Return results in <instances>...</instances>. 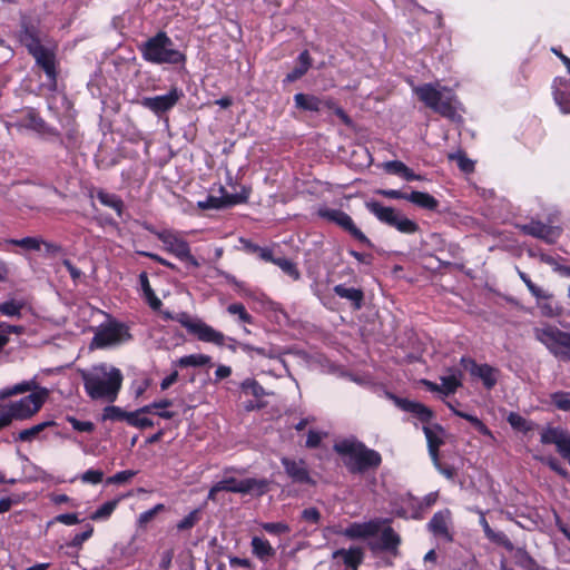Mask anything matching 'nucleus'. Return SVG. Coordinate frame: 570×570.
Listing matches in <instances>:
<instances>
[{
  "instance_id": "obj_39",
  "label": "nucleus",
  "mask_w": 570,
  "mask_h": 570,
  "mask_svg": "<svg viewBox=\"0 0 570 570\" xmlns=\"http://www.w3.org/2000/svg\"><path fill=\"white\" fill-rule=\"evenodd\" d=\"M56 425L55 421H46L39 424H36L29 429H24L18 433L16 436L17 441L20 442H31L33 441L42 431H45L48 426Z\"/></svg>"
},
{
  "instance_id": "obj_13",
  "label": "nucleus",
  "mask_w": 570,
  "mask_h": 570,
  "mask_svg": "<svg viewBox=\"0 0 570 570\" xmlns=\"http://www.w3.org/2000/svg\"><path fill=\"white\" fill-rule=\"evenodd\" d=\"M157 237L164 244L166 252L173 254L178 259L188 263L195 268L199 267V263L191 254L190 246L187 240L167 230L158 233Z\"/></svg>"
},
{
  "instance_id": "obj_48",
  "label": "nucleus",
  "mask_w": 570,
  "mask_h": 570,
  "mask_svg": "<svg viewBox=\"0 0 570 570\" xmlns=\"http://www.w3.org/2000/svg\"><path fill=\"white\" fill-rule=\"evenodd\" d=\"M127 411L116 405H107L101 414V421L120 422L126 421Z\"/></svg>"
},
{
  "instance_id": "obj_43",
  "label": "nucleus",
  "mask_w": 570,
  "mask_h": 570,
  "mask_svg": "<svg viewBox=\"0 0 570 570\" xmlns=\"http://www.w3.org/2000/svg\"><path fill=\"white\" fill-rule=\"evenodd\" d=\"M24 307V303L22 301L9 299L3 303H0V314L8 317H21V311Z\"/></svg>"
},
{
  "instance_id": "obj_24",
  "label": "nucleus",
  "mask_w": 570,
  "mask_h": 570,
  "mask_svg": "<svg viewBox=\"0 0 570 570\" xmlns=\"http://www.w3.org/2000/svg\"><path fill=\"white\" fill-rule=\"evenodd\" d=\"M554 102L562 114H570V80L556 77L552 82Z\"/></svg>"
},
{
  "instance_id": "obj_21",
  "label": "nucleus",
  "mask_w": 570,
  "mask_h": 570,
  "mask_svg": "<svg viewBox=\"0 0 570 570\" xmlns=\"http://www.w3.org/2000/svg\"><path fill=\"white\" fill-rule=\"evenodd\" d=\"M451 523V511L449 509L435 512L428 523V529L438 538H442L448 542L453 541V534L449 529Z\"/></svg>"
},
{
  "instance_id": "obj_10",
  "label": "nucleus",
  "mask_w": 570,
  "mask_h": 570,
  "mask_svg": "<svg viewBox=\"0 0 570 570\" xmlns=\"http://www.w3.org/2000/svg\"><path fill=\"white\" fill-rule=\"evenodd\" d=\"M49 396L47 387H40L18 401L7 404L16 420L23 421L37 414Z\"/></svg>"
},
{
  "instance_id": "obj_49",
  "label": "nucleus",
  "mask_w": 570,
  "mask_h": 570,
  "mask_svg": "<svg viewBox=\"0 0 570 570\" xmlns=\"http://www.w3.org/2000/svg\"><path fill=\"white\" fill-rule=\"evenodd\" d=\"M200 518H202L200 510L194 509L176 524V528L178 531H188V530L193 529L200 521Z\"/></svg>"
},
{
  "instance_id": "obj_16",
  "label": "nucleus",
  "mask_w": 570,
  "mask_h": 570,
  "mask_svg": "<svg viewBox=\"0 0 570 570\" xmlns=\"http://www.w3.org/2000/svg\"><path fill=\"white\" fill-rule=\"evenodd\" d=\"M460 364L471 376L481 380L485 389L492 390L497 385L500 373L497 367L487 363L478 364L475 360L468 356L461 357Z\"/></svg>"
},
{
  "instance_id": "obj_7",
  "label": "nucleus",
  "mask_w": 570,
  "mask_h": 570,
  "mask_svg": "<svg viewBox=\"0 0 570 570\" xmlns=\"http://www.w3.org/2000/svg\"><path fill=\"white\" fill-rule=\"evenodd\" d=\"M268 483L265 479L247 478L237 480L234 476L225 478L222 481L215 483L207 495L210 501H217V493L225 491L232 493H250L256 491L258 494H263L267 491Z\"/></svg>"
},
{
  "instance_id": "obj_32",
  "label": "nucleus",
  "mask_w": 570,
  "mask_h": 570,
  "mask_svg": "<svg viewBox=\"0 0 570 570\" xmlns=\"http://www.w3.org/2000/svg\"><path fill=\"white\" fill-rule=\"evenodd\" d=\"M511 552H513L515 564L523 570H548L546 567L539 564L524 548H514Z\"/></svg>"
},
{
  "instance_id": "obj_58",
  "label": "nucleus",
  "mask_w": 570,
  "mask_h": 570,
  "mask_svg": "<svg viewBox=\"0 0 570 570\" xmlns=\"http://www.w3.org/2000/svg\"><path fill=\"white\" fill-rule=\"evenodd\" d=\"M229 340L233 341L234 343H236L237 347H239L243 352L248 354L250 357L253 356L254 353L261 357L269 356V354L265 347H257V346H254V345H252L249 343H245V342H236L234 338H229Z\"/></svg>"
},
{
  "instance_id": "obj_61",
  "label": "nucleus",
  "mask_w": 570,
  "mask_h": 570,
  "mask_svg": "<svg viewBox=\"0 0 570 570\" xmlns=\"http://www.w3.org/2000/svg\"><path fill=\"white\" fill-rule=\"evenodd\" d=\"M325 107L332 109L335 116H337L344 125L348 127L353 125L352 118L346 114V111L342 107L337 106L332 99H327L325 101Z\"/></svg>"
},
{
  "instance_id": "obj_9",
  "label": "nucleus",
  "mask_w": 570,
  "mask_h": 570,
  "mask_svg": "<svg viewBox=\"0 0 570 570\" xmlns=\"http://www.w3.org/2000/svg\"><path fill=\"white\" fill-rule=\"evenodd\" d=\"M317 215L321 218L334 223L335 225L341 227L344 232L350 234L351 237H353L360 244L368 248L374 247L372 240L355 225L352 217L344 210L324 207L318 209Z\"/></svg>"
},
{
  "instance_id": "obj_28",
  "label": "nucleus",
  "mask_w": 570,
  "mask_h": 570,
  "mask_svg": "<svg viewBox=\"0 0 570 570\" xmlns=\"http://www.w3.org/2000/svg\"><path fill=\"white\" fill-rule=\"evenodd\" d=\"M298 65L289 71L286 77L284 78L285 83H292L296 80L301 79L303 76L307 73L309 68L312 67V57L308 52V50H303L298 55Z\"/></svg>"
},
{
  "instance_id": "obj_50",
  "label": "nucleus",
  "mask_w": 570,
  "mask_h": 570,
  "mask_svg": "<svg viewBox=\"0 0 570 570\" xmlns=\"http://www.w3.org/2000/svg\"><path fill=\"white\" fill-rule=\"evenodd\" d=\"M438 501V493L431 492L426 494L420 502H417V509L413 513L414 519H422L423 513H425L432 505Z\"/></svg>"
},
{
  "instance_id": "obj_31",
  "label": "nucleus",
  "mask_w": 570,
  "mask_h": 570,
  "mask_svg": "<svg viewBox=\"0 0 570 570\" xmlns=\"http://www.w3.org/2000/svg\"><path fill=\"white\" fill-rule=\"evenodd\" d=\"M325 101L314 95L303 92L294 95L295 107L304 111L317 112L322 107H325Z\"/></svg>"
},
{
  "instance_id": "obj_23",
  "label": "nucleus",
  "mask_w": 570,
  "mask_h": 570,
  "mask_svg": "<svg viewBox=\"0 0 570 570\" xmlns=\"http://www.w3.org/2000/svg\"><path fill=\"white\" fill-rule=\"evenodd\" d=\"M380 531V523L375 520L367 522H353L346 527L341 533L351 539H367L374 537Z\"/></svg>"
},
{
  "instance_id": "obj_1",
  "label": "nucleus",
  "mask_w": 570,
  "mask_h": 570,
  "mask_svg": "<svg viewBox=\"0 0 570 570\" xmlns=\"http://www.w3.org/2000/svg\"><path fill=\"white\" fill-rule=\"evenodd\" d=\"M86 394L91 400L114 403L122 387L124 375L112 365L100 363L80 372Z\"/></svg>"
},
{
  "instance_id": "obj_22",
  "label": "nucleus",
  "mask_w": 570,
  "mask_h": 570,
  "mask_svg": "<svg viewBox=\"0 0 570 570\" xmlns=\"http://www.w3.org/2000/svg\"><path fill=\"white\" fill-rule=\"evenodd\" d=\"M473 511L479 514V517H480L479 523L482 527L484 535L489 541L495 543L497 546L504 548L507 551H512L514 549V544L512 543V541L508 538V535L504 532H502V531L497 532L490 527V524L485 518L484 511H482L479 508L473 509Z\"/></svg>"
},
{
  "instance_id": "obj_18",
  "label": "nucleus",
  "mask_w": 570,
  "mask_h": 570,
  "mask_svg": "<svg viewBox=\"0 0 570 570\" xmlns=\"http://www.w3.org/2000/svg\"><path fill=\"white\" fill-rule=\"evenodd\" d=\"M29 55L33 57L37 66L43 70L48 81L55 88L58 80V63L55 51L45 46H39V48L30 49Z\"/></svg>"
},
{
  "instance_id": "obj_45",
  "label": "nucleus",
  "mask_w": 570,
  "mask_h": 570,
  "mask_svg": "<svg viewBox=\"0 0 570 570\" xmlns=\"http://www.w3.org/2000/svg\"><path fill=\"white\" fill-rule=\"evenodd\" d=\"M141 413L138 410L127 412L126 422L134 428L144 430L154 426V421L147 416H140Z\"/></svg>"
},
{
  "instance_id": "obj_29",
  "label": "nucleus",
  "mask_w": 570,
  "mask_h": 570,
  "mask_svg": "<svg viewBox=\"0 0 570 570\" xmlns=\"http://www.w3.org/2000/svg\"><path fill=\"white\" fill-rule=\"evenodd\" d=\"M406 200L417 206L419 208L430 212L438 210L440 205L439 200L434 196H432L429 193L419 190H413L409 193V197H406Z\"/></svg>"
},
{
  "instance_id": "obj_59",
  "label": "nucleus",
  "mask_w": 570,
  "mask_h": 570,
  "mask_svg": "<svg viewBox=\"0 0 570 570\" xmlns=\"http://www.w3.org/2000/svg\"><path fill=\"white\" fill-rule=\"evenodd\" d=\"M262 528L273 535L286 534L291 531L289 525L284 522H266L262 524Z\"/></svg>"
},
{
  "instance_id": "obj_41",
  "label": "nucleus",
  "mask_w": 570,
  "mask_h": 570,
  "mask_svg": "<svg viewBox=\"0 0 570 570\" xmlns=\"http://www.w3.org/2000/svg\"><path fill=\"white\" fill-rule=\"evenodd\" d=\"M8 244L21 247L28 252H39L42 248L43 238L41 237H23V238H11L7 240Z\"/></svg>"
},
{
  "instance_id": "obj_64",
  "label": "nucleus",
  "mask_w": 570,
  "mask_h": 570,
  "mask_svg": "<svg viewBox=\"0 0 570 570\" xmlns=\"http://www.w3.org/2000/svg\"><path fill=\"white\" fill-rule=\"evenodd\" d=\"M102 479H104V472L101 470H94V469L87 470L80 476V480L83 483H89V484H98L102 481Z\"/></svg>"
},
{
  "instance_id": "obj_52",
  "label": "nucleus",
  "mask_w": 570,
  "mask_h": 570,
  "mask_svg": "<svg viewBox=\"0 0 570 570\" xmlns=\"http://www.w3.org/2000/svg\"><path fill=\"white\" fill-rule=\"evenodd\" d=\"M240 389L245 394H250L256 399H259L265 394L263 386L254 379H246L240 384Z\"/></svg>"
},
{
  "instance_id": "obj_30",
  "label": "nucleus",
  "mask_w": 570,
  "mask_h": 570,
  "mask_svg": "<svg viewBox=\"0 0 570 570\" xmlns=\"http://www.w3.org/2000/svg\"><path fill=\"white\" fill-rule=\"evenodd\" d=\"M333 291L338 297L350 301L354 309L362 307L364 293L361 288L346 287L344 284H338L334 286Z\"/></svg>"
},
{
  "instance_id": "obj_3",
  "label": "nucleus",
  "mask_w": 570,
  "mask_h": 570,
  "mask_svg": "<svg viewBox=\"0 0 570 570\" xmlns=\"http://www.w3.org/2000/svg\"><path fill=\"white\" fill-rule=\"evenodd\" d=\"M392 400L400 410L413 414L424 424L423 432L426 438L429 454L434 462H439L440 448L444 444L442 435L445 433V430L439 423L432 426L428 425L434 417V412L423 403L405 397L392 395Z\"/></svg>"
},
{
  "instance_id": "obj_38",
  "label": "nucleus",
  "mask_w": 570,
  "mask_h": 570,
  "mask_svg": "<svg viewBox=\"0 0 570 570\" xmlns=\"http://www.w3.org/2000/svg\"><path fill=\"white\" fill-rule=\"evenodd\" d=\"M38 389H40L37 385V382L35 380L31 381H23L21 383H18L13 386L6 387L0 391V399L10 397L17 394L26 393V392H35Z\"/></svg>"
},
{
  "instance_id": "obj_63",
  "label": "nucleus",
  "mask_w": 570,
  "mask_h": 570,
  "mask_svg": "<svg viewBox=\"0 0 570 570\" xmlns=\"http://www.w3.org/2000/svg\"><path fill=\"white\" fill-rule=\"evenodd\" d=\"M136 475V471L124 470L115 473L107 479L108 484H122L130 481Z\"/></svg>"
},
{
  "instance_id": "obj_35",
  "label": "nucleus",
  "mask_w": 570,
  "mask_h": 570,
  "mask_svg": "<svg viewBox=\"0 0 570 570\" xmlns=\"http://www.w3.org/2000/svg\"><path fill=\"white\" fill-rule=\"evenodd\" d=\"M448 406L450 407V410L453 412L454 415L470 422L480 434H482L484 436H490L493 439L492 431L478 416H475L473 414H469V413L460 411V410H456L450 403H448Z\"/></svg>"
},
{
  "instance_id": "obj_11",
  "label": "nucleus",
  "mask_w": 570,
  "mask_h": 570,
  "mask_svg": "<svg viewBox=\"0 0 570 570\" xmlns=\"http://www.w3.org/2000/svg\"><path fill=\"white\" fill-rule=\"evenodd\" d=\"M130 338L129 327L125 323L114 320L99 326L92 337L91 347L105 348Z\"/></svg>"
},
{
  "instance_id": "obj_12",
  "label": "nucleus",
  "mask_w": 570,
  "mask_h": 570,
  "mask_svg": "<svg viewBox=\"0 0 570 570\" xmlns=\"http://www.w3.org/2000/svg\"><path fill=\"white\" fill-rule=\"evenodd\" d=\"M540 342L557 357L570 361V333L558 327H547L538 336Z\"/></svg>"
},
{
  "instance_id": "obj_62",
  "label": "nucleus",
  "mask_w": 570,
  "mask_h": 570,
  "mask_svg": "<svg viewBox=\"0 0 570 570\" xmlns=\"http://www.w3.org/2000/svg\"><path fill=\"white\" fill-rule=\"evenodd\" d=\"M67 421L71 424L72 429L78 432L91 433L95 430V424L90 421H80L75 416H67Z\"/></svg>"
},
{
  "instance_id": "obj_46",
  "label": "nucleus",
  "mask_w": 570,
  "mask_h": 570,
  "mask_svg": "<svg viewBox=\"0 0 570 570\" xmlns=\"http://www.w3.org/2000/svg\"><path fill=\"white\" fill-rule=\"evenodd\" d=\"M274 264L278 266L293 281H298L301 278V272L293 261L286 257H276Z\"/></svg>"
},
{
  "instance_id": "obj_57",
  "label": "nucleus",
  "mask_w": 570,
  "mask_h": 570,
  "mask_svg": "<svg viewBox=\"0 0 570 570\" xmlns=\"http://www.w3.org/2000/svg\"><path fill=\"white\" fill-rule=\"evenodd\" d=\"M165 510V505L163 503L156 504L154 508L144 511L139 514L137 523L138 527H146L159 512Z\"/></svg>"
},
{
  "instance_id": "obj_55",
  "label": "nucleus",
  "mask_w": 570,
  "mask_h": 570,
  "mask_svg": "<svg viewBox=\"0 0 570 570\" xmlns=\"http://www.w3.org/2000/svg\"><path fill=\"white\" fill-rule=\"evenodd\" d=\"M543 464H546L551 471L556 472L559 476L563 479H569L570 474L566 468L561 465L558 459L554 456H547L539 459Z\"/></svg>"
},
{
  "instance_id": "obj_8",
  "label": "nucleus",
  "mask_w": 570,
  "mask_h": 570,
  "mask_svg": "<svg viewBox=\"0 0 570 570\" xmlns=\"http://www.w3.org/2000/svg\"><path fill=\"white\" fill-rule=\"evenodd\" d=\"M175 321L200 342L213 343L218 346H223L225 343V335L222 332L200 320H193L186 312L177 314Z\"/></svg>"
},
{
  "instance_id": "obj_20",
  "label": "nucleus",
  "mask_w": 570,
  "mask_h": 570,
  "mask_svg": "<svg viewBox=\"0 0 570 570\" xmlns=\"http://www.w3.org/2000/svg\"><path fill=\"white\" fill-rule=\"evenodd\" d=\"M520 229L523 234L542 239L548 244H554L561 234L558 227L549 226L534 219L528 224L521 225Z\"/></svg>"
},
{
  "instance_id": "obj_25",
  "label": "nucleus",
  "mask_w": 570,
  "mask_h": 570,
  "mask_svg": "<svg viewBox=\"0 0 570 570\" xmlns=\"http://www.w3.org/2000/svg\"><path fill=\"white\" fill-rule=\"evenodd\" d=\"M365 552L362 547L337 549L332 553V559H341L348 570H358L364 561Z\"/></svg>"
},
{
  "instance_id": "obj_47",
  "label": "nucleus",
  "mask_w": 570,
  "mask_h": 570,
  "mask_svg": "<svg viewBox=\"0 0 570 570\" xmlns=\"http://www.w3.org/2000/svg\"><path fill=\"white\" fill-rule=\"evenodd\" d=\"M449 159L455 160L460 170L465 174H470V173L474 171V161L471 160L466 156V153L463 150H459L456 153L450 154Z\"/></svg>"
},
{
  "instance_id": "obj_4",
  "label": "nucleus",
  "mask_w": 570,
  "mask_h": 570,
  "mask_svg": "<svg viewBox=\"0 0 570 570\" xmlns=\"http://www.w3.org/2000/svg\"><path fill=\"white\" fill-rule=\"evenodd\" d=\"M145 61L154 65H181L186 55L174 48L173 40L165 31H158L139 47Z\"/></svg>"
},
{
  "instance_id": "obj_5",
  "label": "nucleus",
  "mask_w": 570,
  "mask_h": 570,
  "mask_svg": "<svg viewBox=\"0 0 570 570\" xmlns=\"http://www.w3.org/2000/svg\"><path fill=\"white\" fill-rule=\"evenodd\" d=\"M448 91L451 92L450 90ZM414 92L425 107L439 114L441 117L454 120L458 116L455 107L456 97L454 94L443 96L432 83L421 85L414 89Z\"/></svg>"
},
{
  "instance_id": "obj_15",
  "label": "nucleus",
  "mask_w": 570,
  "mask_h": 570,
  "mask_svg": "<svg viewBox=\"0 0 570 570\" xmlns=\"http://www.w3.org/2000/svg\"><path fill=\"white\" fill-rule=\"evenodd\" d=\"M281 463L284 468L286 475L291 479L292 483L298 485L315 487L316 481L311 475L307 462L304 459H292L283 456Z\"/></svg>"
},
{
  "instance_id": "obj_37",
  "label": "nucleus",
  "mask_w": 570,
  "mask_h": 570,
  "mask_svg": "<svg viewBox=\"0 0 570 570\" xmlns=\"http://www.w3.org/2000/svg\"><path fill=\"white\" fill-rule=\"evenodd\" d=\"M97 198L104 206L112 208L119 217L122 216L125 204L118 195L99 190Z\"/></svg>"
},
{
  "instance_id": "obj_42",
  "label": "nucleus",
  "mask_w": 570,
  "mask_h": 570,
  "mask_svg": "<svg viewBox=\"0 0 570 570\" xmlns=\"http://www.w3.org/2000/svg\"><path fill=\"white\" fill-rule=\"evenodd\" d=\"M507 421L512 429L520 431L522 433H528L532 431L535 426V424L532 421L527 420L517 412H511L508 415Z\"/></svg>"
},
{
  "instance_id": "obj_44",
  "label": "nucleus",
  "mask_w": 570,
  "mask_h": 570,
  "mask_svg": "<svg viewBox=\"0 0 570 570\" xmlns=\"http://www.w3.org/2000/svg\"><path fill=\"white\" fill-rule=\"evenodd\" d=\"M119 500H110L101 504L96 511L90 514L92 521L107 520L114 513L118 505Z\"/></svg>"
},
{
  "instance_id": "obj_2",
  "label": "nucleus",
  "mask_w": 570,
  "mask_h": 570,
  "mask_svg": "<svg viewBox=\"0 0 570 570\" xmlns=\"http://www.w3.org/2000/svg\"><path fill=\"white\" fill-rule=\"evenodd\" d=\"M333 449L338 455L345 458L344 464L352 474H364L371 470L375 471L383 461L379 451L366 446L365 443L354 438L336 442Z\"/></svg>"
},
{
  "instance_id": "obj_17",
  "label": "nucleus",
  "mask_w": 570,
  "mask_h": 570,
  "mask_svg": "<svg viewBox=\"0 0 570 570\" xmlns=\"http://www.w3.org/2000/svg\"><path fill=\"white\" fill-rule=\"evenodd\" d=\"M220 197L209 195L205 200L198 202V207L202 209H223L245 204L249 197V190L246 188H243L240 193L229 194L224 187H220Z\"/></svg>"
},
{
  "instance_id": "obj_27",
  "label": "nucleus",
  "mask_w": 570,
  "mask_h": 570,
  "mask_svg": "<svg viewBox=\"0 0 570 570\" xmlns=\"http://www.w3.org/2000/svg\"><path fill=\"white\" fill-rule=\"evenodd\" d=\"M19 41L30 52L35 48H39L41 45L39 37V29L29 21H22L19 30Z\"/></svg>"
},
{
  "instance_id": "obj_51",
  "label": "nucleus",
  "mask_w": 570,
  "mask_h": 570,
  "mask_svg": "<svg viewBox=\"0 0 570 570\" xmlns=\"http://www.w3.org/2000/svg\"><path fill=\"white\" fill-rule=\"evenodd\" d=\"M227 312L237 315L239 321L245 324H253L254 317L246 311L242 303H233L227 306Z\"/></svg>"
},
{
  "instance_id": "obj_19",
  "label": "nucleus",
  "mask_w": 570,
  "mask_h": 570,
  "mask_svg": "<svg viewBox=\"0 0 570 570\" xmlns=\"http://www.w3.org/2000/svg\"><path fill=\"white\" fill-rule=\"evenodd\" d=\"M181 96L183 92L178 88L173 87L166 95L144 97L140 105L156 115H159L170 110Z\"/></svg>"
},
{
  "instance_id": "obj_60",
  "label": "nucleus",
  "mask_w": 570,
  "mask_h": 570,
  "mask_svg": "<svg viewBox=\"0 0 570 570\" xmlns=\"http://www.w3.org/2000/svg\"><path fill=\"white\" fill-rule=\"evenodd\" d=\"M519 276L528 287L529 292L537 298H550L540 287H538L524 272H519Z\"/></svg>"
},
{
  "instance_id": "obj_56",
  "label": "nucleus",
  "mask_w": 570,
  "mask_h": 570,
  "mask_svg": "<svg viewBox=\"0 0 570 570\" xmlns=\"http://www.w3.org/2000/svg\"><path fill=\"white\" fill-rule=\"evenodd\" d=\"M94 534V527L91 524H87L86 529L75 534V537L67 543V547L80 549L85 541L90 539Z\"/></svg>"
},
{
  "instance_id": "obj_53",
  "label": "nucleus",
  "mask_w": 570,
  "mask_h": 570,
  "mask_svg": "<svg viewBox=\"0 0 570 570\" xmlns=\"http://www.w3.org/2000/svg\"><path fill=\"white\" fill-rule=\"evenodd\" d=\"M553 405L561 411H570V393L569 392H554L550 395Z\"/></svg>"
},
{
  "instance_id": "obj_14",
  "label": "nucleus",
  "mask_w": 570,
  "mask_h": 570,
  "mask_svg": "<svg viewBox=\"0 0 570 570\" xmlns=\"http://www.w3.org/2000/svg\"><path fill=\"white\" fill-rule=\"evenodd\" d=\"M540 442L553 444L557 453L570 465V432L567 429L548 425L541 430Z\"/></svg>"
},
{
  "instance_id": "obj_40",
  "label": "nucleus",
  "mask_w": 570,
  "mask_h": 570,
  "mask_svg": "<svg viewBox=\"0 0 570 570\" xmlns=\"http://www.w3.org/2000/svg\"><path fill=\"white\" fill-rule=\"evenodd\" d=\"M20 126L39 132L40 129L45 128V119L40 117L37 110L28 108L20 121Z\"/></svg>"
},
{
  "instance_id": "obj_54",
  "label": "nucleus",
  "mask_w": 570,
  "mask_h": 570,
  "mask_svg": "<svg viewBox=\"0 0 570 570\" xmlns=\"http://www.w3.org/2000/svg\"><path fill=\"white\" fill-rule=\"evenodd\" d=\"M441 381V393L444 395L454 394L462 385L461 381L455 375L442 376Z\"/></svg>"
},
{
  "instance_id": "obj_6",
  "label": "nucleus",
  "mask_w": 570,
  "mask_h": 570,
  "mask_svg": "<svg viewBox=\"0 0 570 570\" xmlns=\"http://www.w3.org/2000/svg\"><path fill=\"white\" fill-rule=\"evenodd\" d=\"M365 206L382 224L395 228L401 234L413 235L420 230L416 222L407 218L391 206H384L376 200L366 202Z\"/></svg>"
},
{
  "instance_id": "obj_34",
  "label": "nucleus",
  "mask_w": 570,
  "mask_h": 570,
  "mask_svg": "<svg viewBox=\"0 0 570 570\" xmlns=\"http://www.w3.org/2000/svg\"><path fill=\"white\" fill-rule=\"evenodd\" d=\"M212 364V357L206 354H190L179 357L174 362L175 366L180 368L186 367H203Z\"/></svg>"
},
{
  "instance_id": "obj_26",
  "label": "nucleus",
  "mask_w": 570,
  "mask_h": 570,
  "mask_svg": "<svg viewBox=\"0 0 570 570\" xmlns=\"http://www.w3.org/2000/svg\"><path fill=\"white\" fill-rule=\"evenodd\" d=\"M401 544V537L394 531L392 527H386L382 530L380 541L371 547L373 551L380 550L391 552L396 556L399 546Z\"/></svg>"
},
{
  "instance_id": "obj_33",
  "label": "nucleus",
  "mask_w": 570,
  "mask_h": 570,
  "mask_svg": "<svg viewBox=\"0 0 570 570\" xmlns=\"http://www.w3.org/2000/svg\"><path fill=\"white\" fill-rule=\"evenodd\" d=\"M139 283L144 293V297L148 303L149 307L154 311H159L163 303L160 298L156 295L154 289L150 286L149 278L146 272L139 274Z\"/></svg>"
},
{
  "instance_id": "obj_36",
  "label": "nucleus",
  "mask_w": 570,
  "mask_h": 570,
  "mask_svg": "<svg viewBox=\"0 0 570 570\" xmlns=\"http://www.w3.org/2000/svg\"><path fill=\"white\" fill-rule=\"evenodd\" d=\"M250 546L253 553L261 560H266L275 554L274 548L271 546L269 541L264 538L254 537Z\"/></svg>"
}]
</instances>
